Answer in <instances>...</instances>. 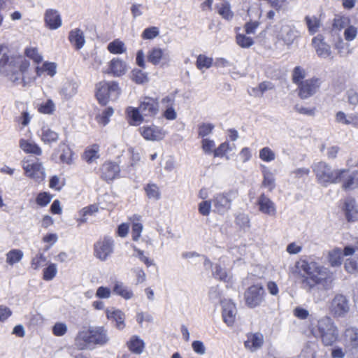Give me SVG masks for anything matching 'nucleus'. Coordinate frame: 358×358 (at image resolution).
Returning <instances> with one entry per match:
<instances>
[{"label":"nucleus","mask_w":358,"mask_h":358,"mask_svg":"<svg viewBox=\"0 0 358 358\" xmlns=\"http://www.w3.org/2000/svg\"><path fill=\"white\" fill-rule=\"evenodd\" d=\"M265 296L266 292L261 284L250 286L244 293L245 304L250 308L261 306L265 301Z\"/></svg>","instance_id":"6e6552de"},{"label":"nucleus","mask_w":358,"mask_h":358,"mask_svg":"<svg viewBox=\"0 0 358 358\" xmlns=\"http://www.w3.org/2000/svg\"><path fill=\"white\" fill-rule=\"evenodd\" d=\"M114 251V241L111 237L106 236L94 243V256L101 261H106Z\"/></svg>","instance_id":"1a4fd4ad"},{"label":"nucleus","mask_w":358,"mask_h":358,"mask_svg":"<svg viewBox=\"0 0 358 358\" xmlns=\"http://www.w3.org/2000/svg\"><path fill=\"white\" fill-rule=\"evenodd\" d=\"M350 24V19L346 16L337 15L334 20L333 28L336 30H341L347 27Z\"/></svg>","instance_id":"09e8293b"},{"label":"nucleus","mask_w":358,"mask_h":358,"mask_svg":"<svg viewBox=\"0 0 358 358\" xmlns=\"http://www.w3.org/2000/svg\"><path fill=\"white\" fill-rule=\"evenodd\" d=\"M313 335L320 338L324 346H332L338 341V329L333 321L328 316H324L318 320L317 325L312 328Z\"/></svg>","instance_id":"7ed1b4c3"},{"label":"nucleus","mask_w":358,"mask_h":358,"mask_svg":"<svg viewBox=\"0 0 358 358\" xmlns=\"http://www.w3.org/2000/svg\"><path fill=\"white\" fill-rule=\"evenodd\" d=\"M133 250L136 252L135 255L141 262H143L148 267L151 265H154V262L152 259H150L148 257L144 255L143 250L138 249L136 245H131Z\"/></svg>","instance_id":"13d9d810"},{"label":"nucleus","mask_w":358,"mask_h":358,"mask_svg":"<svg viewBox=\"0 0 358 358\" xmlns=\"http://www.w3.org/2000/svg\"><path fill=\"white\" fill-rule=\"evenodd\" d=\"M357 259L354 258L348 259L345 262V268L348 273H355L358 271V257Z\"/></svg>","instance_id":"338daca9"},{"label":"nucleus","mask_w":358,"mask_h":358,"mask_svg":"<svg viewBox=\"0 0 358 358\" xmlns=\"http://www.w3.org/2000/svg\"><path fill=\"white\" fill-rule=\"evenodd\" d=\"M107 317L116 322V327L122 329L124 327V315L120 310H107Z\"/></svg>","instance_id":"473e14b6"},{"label":"nucleus","mask_w":358,"mask_h":358,"mask_svg":"<svg viewBox=\"0 0 358 358\" xmlns=\"http://www.w3.org/2000/svg\"><path fill=\"white\" fill-rule=\"evenodd\" d=\"M139 130L143 137L148 141H160L166 135V132L162 128L155 125L142 127Z\"/></svg>","instance_id":"4468645a"},{"label":"nucleus","mask_w":358,"mask_h":358,"mask_svg":"<svg viewBox=\"0 0 358 358\" xmlns=\"http://www.w3.org/2000/svg\"><path fill=\"white\" fill-rule=\"evenodd\" d=\"M214 124L211 123H202L198 127L199 137L205 138L204 137L210 134L214 129Z\"/></svg>","instance_id":"603ef678"},{"label":"nucleus","mask_w":358,"mask_h":358,"mask_svg":"<svg viewBox=\"0 0 358 358\" xmlns=\"http://www.w3.org/2000/svg\"><path fill=\"white\" fill-rule=\"evenodd\" d=\"M20 148L26 153L40 156L42 154L41 148L34 142L21 139L20 141Z\"/></svg>","instance_id":"bb28decb"},{"label":"nucleus","mask_w":358,"mask_h":358,"mask_svg":"<svg viewBox=\"0 0 358 358\" xmlns=\"http://www.w3.org/2000/svg\"><path fill=\"white\" fill-rule=\"evenodd\" d=\"M259 158L266 162H270L275 159V152L268 147H264L259 150Z\"/></svg>","instance_id":"8fccbe9b"},{"label":"nucleus","mask_w":358,"mask_h":358,"mask_svg":"<svg viewBox=\"0 0 358 358\" xmlns=\"http://www.w3.org/2000/svg\"><path fill=\"white\" fill-rule=\"evenodd\" d=\"M119 166L111 162H105L100 169L101 177L105 180H113L120 173Z\"/></svg>","instance_id":"6ab92c4d"},{"label":"nucleus","mask_w":358,"mask_h":358,"mask_svg":"<svg viewBox=\"0 0 358 358\" xmlns=\"http://www.w3.org/2000/svg\"><path fill=\"white\" fill-rule=\"evenodd\" d=\"M306 77V71L301 66H296L292 73V80L295 84L301 85V83H303L302 80Z\"/></svg>","instance_id":"3c124183"},{"label":"nucleus","mask_w":358,"mask_h":358,"mask_svg":"<svg viewBox=\"0 0 358 358\" xmlns=\"http://www.w3.org/2000/svg\"><path fill=\"white\" fill-rule=\"evenodd\" d=\"M212 58L208 57L203 55H199L196 59V66L199 70L203 71L209 69L212 66Z\"/></svg>","instance_id":"c03bdc74"},{"label":"nucleus","mask_w":358,"mask_h":358,"mask_svg":"<svg viewBox=\"0 0 358 358\" xmlns=\"http://www.w3.org/2000/svg\"><path fill=\"white\" fill-rule=\"evenodd\" d=\"M44 22L45 26L51 29L55 30L62 26V17L59 11L56 9L49 8L45 11Z\"/></svg>","instance_id":"ddd939ff"},{"label":"nucleus","mask_w":358,"mask_h":358,"mask_svg":"<svg viewBox=\"0 0 358 358\" xmlns=\"http://www.w3.org/2000/svg\"><path fill=\"white\" fill-rule=\"evenodd\" d=\"M63 149H62V153L60 155V159L62 162L66 163L67 164H70L72 162V151L68 147L65 146L64 145H62Z\"/></svg>","instance_id":"0e129e2a"},{"label":"nucleus","mask_w":358,"mask_h":358,"mask_svg":"<svg viewBox=\"0 0 358 358\" xmlns=\"http://www.w3.org/2000/svg\"><path fill=\"white\" fill-rule=\"evenodd\" d=\"M132 80L137 84H143L148 82V74L141 69H135L132 71Z\"/></svg>","instance_id":"a18cd8bd"},{"label":"nucleus","mask_w":358,"mask_h":358,"mask_svg":"<svg viewBox=\"0 0 358 358\" xmlns=\"http://www.w3.org/2000/svg\"><path fill=\"white\" fill-rule=\"evenodd\" d=\"M201 148L205 154L213 153L215 149V141L209 138H203L201 141Z\"/></svg>","instance_id":"6e6d98bb"},{"label":"nucleus","mask_w":358,"mask_h":358,"mask_svg":"<svg viewBox=\"0 0 358 358\" xmlns=\"http://www.w3.org/2000/svg\"><path fill=\"white\" fill-rule=\"evenodd\" d=\"M159 34V30L157 27H150L146 28L142 33L143 39H153Z\"/></svg>","instance_id":"bf43d9fd"},{"label":"nucleus","mask_w":358,"mask_h":358,"mask_svg":"<svg viewBox=\"0 0 358 358\" xmlns=\"http://www.w3.org/2000/svg\"><path fill=\"white\" fill-rule=\"evenodd\" d=\"M313 170L317 182L322 186L338 183L341 181L345 169H333L331 166L324 162L313 164Z\"/></svg>","instance_id":"39448f33"},{"label":"nucleus","mask_w":358,"mask_h":358,"mask_svg":"<svg viewBox=\"0 0 358 358\" xmlns=\"http://www.w3.org/2000/svg\"><path fill=\"white\" fill-rule=\"evenodd\" d=\"M141 113L143 116L152 117L158 112V102L151 97H145L138 106Z\"/></svg>","instance_id":"2eb2a0df"},{"label":"nucleus","mask_w":358,"mask_h":358,"mask_svg":"<svg viewBox=\"0 0 358 358\" xmlns=\"http://www.w3.org/2000/svg\"><path fill=\"white\" fill-rule=\"evenodd\" d=\"M304 20L310 35L317 33L322 25L320 20L315 15H307L305 17Z\"/></svg>","instance_id":"7c9ffc66"},{"label":"nucleus","mask_w":358,"mask_h":358,"mask_svg":"<svg viewBox=\"0 0 358 358\" xmlns=\"http://www.w3.org/2000/svg\"><path fill=\"white\" fill-rule=\"evenodd\" d=\"M113 108L108 107L105 108L100 114H99L96 119L100 124L106 126L109 122L110 117L113 115Z\"/></svg>","instance_id":"79ce46f5"},{"label":"nucleus","mask_w":358,"mask_h":358,"mask_svg":"<svg viewBox=\"0 0 358 358\" xmlns=\"http://www.w3.org/2000/svg\"><path fill=\"white\" fill-rule=\"evenodd\" d=\"M236 43L241 48H248L254 43V41L252 38L246 36L244 34H238L236 35Z\"/></svg>","instance_id":"5fc2aeb1"},{"label":"nucleus","mask_w":358,"mask_h":358,"mask_svg":"<svg viewBox=\"0 0 358 358\" xmlns=\"http://www.w3.org/2000/svg\"><path fill=\"white\" fill-rule=\"evenodd\" d=\"M46 262V257L43 253L38 252L31 261V266L34 270H38L43 266Z\"/></svg>","instance_id":"49530a36"},{"label":"nucleus","mask_w":358,"mask_h":358,"mask_svg":"<svg viewBox=\"0 0 358 358\" xmlns=\"http://www.w3.org/2000/svg\"><path fill=\"white\" fill-rule=\"evenodd\" d=\"M57 273V268L55 264L50 263L43 270V278L46 281L52 280Z\"/></svg>","instance_id":"de8ad7c7"},{"label":"nucleus","mask_w":358,"mask_h":358,"mask_svg":"<svg viewBox=\"0 0 358 358\" xmlns=\"http://www.w3.org/2000/svg\"><path fill=\"white\" fill-rule=\"evenodd\" d=\"M279 36L287 45H291L297 37V31L292 26L284 25L280 29Z\"/></svg>","instance_id":"b1692460"},{"label":"nucleus","mask_w":358,"mask_h":358,"mask_svg":"<svg viewBox=\"0 0 358 358\" xmlns=\"http://www.w3.org/2000/svg\"><path fill=\"white\" fill-rule=\"evenodd\" d=\"M78 85L73 81L65 83L61 90V94L66 98L70 99L77 93Z\"/></svg>","instance_id":"f704fd0d"},{"label":"nucleus","mask_w":358,"mask_h":358,"mask_svg":"<svg viewBox=\"0 0 358 358\" xmlns=\"http://www.w3.org/2000/svg\"><path fill=\"white\" fill-rule=\"evenodd\" d=\"M147 59L153 65H157L163 59H167V55L159 48H153L148 52Z\"/></svg>","instance_id":"393cba45"},{"label":"nucleus","mask_w":358,"mask_h":358,"mask_svg":"<svg viewBox=\"0 0 358 358\" xmlns=\"http://www.w3.org/2000/svg\"><path fill=\"white\" fill-rule=\"evenodd\" d=\"M22 168L24 174L34 180L36 182L40 183L45 178V169L42 163L39 162H31L30 161H23Z\"/></svg>","instance_id":"9d476101"},{"label":"nucleus","mask_w":358,"mask_h":358,"mask_svg":"<svg viewBox=\"0 0 358 358\" xmlns=\"http://www.w3.org/2000/svg\"><path fill=\"white\" fill-rule=\"evenodd\" d=\"M343 210L348 222L358 221V204L355 199L347 197L344 201Z\"/></svg>","instance_id":"f3484780"},{"label":"nucleus","mask_w":358,"mask_h":358,"mask_svg":"<svg viewBox=\"0 0 358 358\" xmlns=\"http://www.w3.org/2000/svg\"><path fill=\"white\" fill-rule=\"evenodd\" d=\"M127 346L130 351L135 354L140 355L143 351L145 343L139 336H133L127 343Z\"/></svg>","instance_id":"c756f323"},{"label":"nucleus","mask_w":358,"mask_h":358,"mask_svg":"<svg viewBox=\"0 0 358 358\" xmlns=\"http://www.w3.org/2000/svg\"><path fill=\"white\" fill-rule=\"evenodd\" d=\"M24 253L19 249H13L6 253V263L10 266L20 262L23 258Z\"/></svg>","instance_id":"c9c22d12"},{"label":"nucleus","mask_w":358,"mask_h":358,"mask_svg":"<svg viewBox=\"0 0 358 358\" xmlns=\"http://www.w3.org/2000/svg\"><path fill=\"white\" fill-rule=\"evenodd\" d=\"M213 275L215 278L224 282H228L231 279L230 273L217 264L215 265L214 270L213 271Z\"/></svg>","instance_id":"a19ab883"},{"label":"nucleus","mask_w":358,"mask_h":358,"mask_svg":"<svg viewBox=\"0 0 358 358\" xmlns=\"http://www.w3.org/2000/svg\"><path fill=\"white\" fill-rule=\"evenodd\" d=\"M320 86V80L317 78H311L303 81L299 86V96L306 99L313 96Z\"/></svg>","instance_id":"f8f14e48"},{"label":"nucleus","mask_w":358,"mask_h":358,"mask_svg":"<svg viewBox=\"0 0 358 358\" xmlns=\"http://www.w3.org/2000/svg\"><path fill=\"white\" fill-rule=\"evenodd\" d=\"M264 343V336L262 334H250L245 341V347L251 352H255L259 349Z\"/></svg>","instance_id":"aec40b11"},{"label":"nucleus","mask_w":358,"mask_h":358,"mask_svg":"<svg viewBox=\"0 0 358 358\" xmlns=\"http://www.w3.org/2000/svg\"><path fill=\"white\" fill-rule=\"evenodd\" d=\"M321 38V36L314 37L312 43L317 55L322 58H327L331 56V48L327 43L323 42Z\"/></svg>","instance_id":"4be33fe9"},{"label":"nucleus","mask_w":358,"mask_h":358,"mask_svg":"<svg viewBox=\"0 0 358 358\" xmlns=\"http://www.w3.org/2000/svg\"><path fill=\"white\" fill-rule=\"evenodd\" d=\"M127 114L128 117L131 120V124L138 125L140 123H141L143 120V115L141 113V111L138 108H128Z\"/></svg>","instance_id":"e433bc0d"},{"label":"nucleus","mask_w":358,"mask_h":358,"mask_svg":"<svg viewBox=\"0 0 358 358\" xmlns=\"http://www.w3.org/2000/svg\"><path fill=\"white\" fill-rule=\"evenodd\" d=\"M52 196L48 192L39 193L36 199V203L42 207L46 206L51 201Z\"/></svg>","instance_id":"4d7b16f0"},{"label":"nucleus","mask_w":358,"mask_h":358,"mask_svg":"<svg viewBox=\"0 0 358 358\" xmlns=\"http://www.w3.org/2000/svg\"><path fill=\"white\" fill-rule=\"evenodd\" d=\"M218 13L227 20L231 19L233 16L229 5L227 3H221L218 6Z\"/></svg>","instance_id":"e2e57ef3"},{"label":"nucleus","mask_w":358,"mask_h":358,"mask_svg":"<svg viewBox=\"0 0 358 358\" xmlns=\"http://www.w3.org/2000/svg\"><path fill=\"white\" fill-rule=\"evenodd\" d=\"M36 71L38 76H41L43 72L53 76L56 73V65L55 63L45 62L41 68L36 67Z\"/></svg>","instance_id":"58836bf2"},{"label":"nucleus","mask_w":358,"mask_h":358,"mask_svg":"<svg viewBox=\"0 0 358 358\" xmlns=\"http://www.w3.org/2000/svg\"><path fill=\"white\" fill-rule=\"evenodd\" d=\"M236 313V307L232 301L225 300L222 302L223 320L229 327H231L234 324Z\"/></svg>","instance_id":"dca6fc26"},{"label":"nucleus","mask_w":358,"mask_h":358,"mask_svg":"<svg viewBox=\"0 0 358 358\" xmlns=\"http://www.w3.org/2000/svg\"><path fill=\"white\" fill-rule=\"evenodd\" d=\"M341 180H343V187L346 190L358 187V171L350 172L345 169Z\"/></svg>","instance_id":"412c9836"},{"label":"nucleus","mask_w":358,"mask_h":358,"mask_svg":"<svg viewBox=\"0 0 358 358\" xmlns=\"http://www.w3.org/2000/svg\"><path fill=\"white\" fill-rule=\"evenodd\" d=\"M147 196L150 199L159 200L161 196V193L159 187L155 184H148L145 187Z\"/></svg>","instance_id":"ea45409f"},{"label":"nucleus","mask_w":358,"mask_h":358,"mask_svg":"<svg viewBox=\"0 0 358 358\" xmlns=\"http://www.w3.org/2000/svg\"><path fill=\"white\" fill-rule=\"evenodd\" d=\"M257 203L259 211L262 213L269 216H274L275 215L276 208L275 203L264 194H262L258 197Z\"/></svg>","instance_id":"a211bd4d"},{"label":"nucleus","mask_w":358,"mask_h":358,"mask_svg":"<svg viewBox=\"0 0 358 358\" xmlns=\"http://www.w3.org/2000/svg\"><path fill=\"white\" fill-rule=\"evenodd\" d=\"M107 48L113 54H122L125 52L127 50L124 43L118 39L109 43Z\"/></svg>","instance_id":"4c0bfd02"},{"label":"nucleus","mask_w":358,"mask_h":358,"mask_svg":"<svg viewBox=\"0 0 358 358\" xmlns=\"http://www.w3.org/2000/svg\"><path fill=\"white\" fill-rule=\"evenodd\" d=\"M328 259L329 264L333 267L341 265L343 260V252L341 249L336 248L329 251Z\"/></svg>","instance_id":"72a5a7b5"},{"label":"nucleus","mask_w":358,"mask_h":358,"mask_svg":"<svg viewBox=\"0 0 358 358\" xmlns=\"http://www.w3.org/2000/svg\"><path fill=\"white\" fill-rule=\"evenodd\" d=\"M119 94L120 88L115 81H101L96 85V96L102 105H106L109 99H115Z\"/></svg>","instance_id":"423d86ee"},{"label":"nucleus","mask_w":358,"mask_h":358,"mask_svg":"<svg viewBox=\"0 0 358 358\" xmlns=\"http://www.w3.org/2000/svg\"><path fill=\"white\" fill-rule=\"evenodd\" d=\"M40 137L44 143L50 144L58 140L59 134L48 127H43L41 130Z\"/></svg>","instance_id":"c85d7f7f"},{"label":"nucleus","mask_w":358,"mask_h":358,"mask_svg":"<svg viewBox=\"0 0 358 358\" xmlns=\"http://www.w3.org/2000/svg\"><path fill=\"white\" fill-rule=\"evenodd\" d=\"M8 48L0 45V72L15 85H29L34 78L29 76V62L22 57H9Z\"/></svg>","instance_id":"f257e3e1"},{"label":"nucleus","mask_w":358,"mask_h":358,"mask_svg":"<svg viewBox=\"0 0 358 358\" xmlns=\"http://www.w3.org/2000/svg\"><path fill=\"white\" fill-rule=\"evenodd\" d=\"M346 343L352 348H358V329L355 327L347 328L344 334Z\"/></svg>","instance_id":"cd10ccee"},{"label":"nucleus","mask_w":358,"mask_h":358,"mask_svg":"<svg viewBox=\"0 0 358 358\" xmlns=\"http://www.w3.org/2000/svg\"><path fill=\"white\" fill-rule=\"evenodd\" d=\"M230 150L229 144L227 142L221 143L218 148H215L213 152L215 157H222Z\"/></svg>","instance_id":"680f3d73"},{"label":"nucleus","mask_w":358,"mask_h":358,"mask_svg":"<svg viewBox=\"0 0 358 358\" xmlns=\"http://www.w3.org/2000/svg\"><path fill=\"white\" fill-rule=\"evenodd\" d=\"M236 190H229L223 193H219L214 196L212 203L214 207L213 211L224 215L230 210L232 201L237 197Z\"/></svg>","instance_id":"0eeeda50"},{"label":"nucleus","mask_w":358,"mask_h":358,"mask_svg":"<svg viewBox=\"0 0 358 358\" xmlns=\"http://www.w3.org/2000/svg\"><path fill=\"white\" fill-rule=\"evenodd\" d=\"M357 34V29L352 26L348 25L344 31V37L346 41H351L354 40Z\"/></svg>","instance_id":"774afa93"},{"label":"nucleus","mask_w":358,"mask_h":358,"mask_svg":"<svg viewBox=\"0 0 358 358\" xmlns=\"http://www.w3.org/2000/svg\"><path fill=\"white\" fill-rule=\"evenodd\" d=\"M113 292L122 296L124 299H130L134 296V293L131 289H129L122 282H116L113 287Z\"/></svg>","instance_id":"2f4dec72"},{"label":"nucleus","mask_w":358,"mask_h":358,"mask_svg":"<svg viewBox=\"0 0 358 358\" xmlns=\"http://www.w3.org/2000/svg\"><path fill=\"white\" fill-rule=\"evenodd\" d=\"M301 269L305 273L302 276L301 287L307 292H311L315 287L326 291L333 287L334 276L329 268L315 262L303 261Z\"/></svg>","instance_id":"f03ea898"},{"label":"nucleus","mask_w":358,"mask_h":358,"mask_svg":"<svg viewBox=\"0 0 358 358\" xmlns=\"http://www.w3.org/2000/svg\"><path fill=\"white\" fill-rule=\"evenodd\" d=\"M330 310L334 317H343L350 310L348 300L342 294L336 295L331 301Z\"/></svg>","instance_id":"9b49d317"},{"label":"nucleus","mask_w":358,"mask_h":358,"mask_svg":"<svg viewBox=\"0 0 358 358\" xmlns=\"http://www.w3.org/2000/svg\"><path fill=\"white\" fill-rule=\"evenodd\" d=\"M127 71L126 64L119 59H113L109 64V70L107 71L108 73H112L115 76H120L125 73Z\"/></svg>","instance_id":"a878e982"},{"label":"nucleus","mask_w":358,"mask_h":358,"mask_svg":"<svg viewBox=\"0 0 358 358\" xmlns=\"http://www.w3.org/2000/svg\"><path fill=\"white\" fill-rule=\"evenodd\" d=\"M26 55L33 59L36 63H40L43 57L42 56L38 53V50L36 48H27L25 50Z\"/></svg>","instance_id":"052dcab7"},{"label":"nucleus","mask_w":358,"mask_h":358,"mask_svg":"<svg viewBox=\"0 0 358 358\" xmlns=\"http://www.w3.org/2000/svg\"><path fill=\"white\" fill-rule=\"evenodd\" d=\"M99 157V147L94 145L91 148L85 150L83 158L87 163H92Z\"/></svg>","instance_id":"37998d69"},{"label":"nucleus","mask_w":358,"mask_h":358,"mask_svg":"<svg viewBox=\"0 0 358 358\" xmlns=\"http://www.w3.org/2000/svg\"><path fill=\"white\" fill-rule=\"evenodd\" d=\"M69 40L76 50H80L85 43L84 33L79 28L74 29L69 32Z\"/></svg>","instance_id":"5701e85b"},{"label":"nucleus","mask_w":358,"mask_h":358,"mask_svg":"<svg viewBox=\"0 0 358 358\" xmlns=\"http://www.w3.org/2000/svg\"><path fill=\"white\" fill-rule=\"evenodd\" d=\"M264 180L262 185L268 188L270 191L273 190L275 187V179L273 174L268 170L264 171Z\"/></svg>","instance_id":"864d4df0"},{"label":"nucleus","mask_w":358,"mask_h":358,"mask_svg":"<svg viewBox=\"0 0 358 358\" xmlns=\"http://www.w3.org/2000/svg\"><path fill=\"white\" fill-rule=\"evenodd\" d=\"M108 340L107 331L103 327H90L78 333L76 343L80 349H84L94 345H105Z\"/></svg>","instance_id":"20e7f679"},{"label":"nucleus","mask_w":358,"mask_h":358,"mask_svg":"<svg viewBox=\"0 0 358 358\" xmlns=\"http://www.w3.org/2000/svg\"><path fill=\"white\" fill-rule=\"evenodd\" d=\"M67 331V326L63 322H57L52 327V333L56 336H62Z\"/></svg>","instance_id":"69168bd1"}]
</instances>
